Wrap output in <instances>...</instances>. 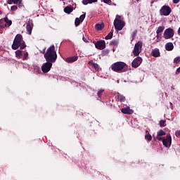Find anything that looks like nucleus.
Instances as JSON below:
<instances>
[{
  "label": "nucleus",
  "mask_w": 180,
  "mask_h": 180,
  "mask_svg": "<svg viewBox=\"0 0 180 180\" xmlns=\"http://www.w3.org/2000/svg\"><path fill=\"white\" fill-rule=\"evenodd\" d=\"M44 58L46 61L50 63H56L57 60V52H56V47L54 45L51 46L44 54Z\"/></svg>",
  "instance_id": "1"
},
{
  "label": "nucleus",
  "mask_w": 180,
  "mask_h": 180,
  "mask_svg": "<svg viewBox=\"0 0 180 180\" xmlns=\"http://www.w3.org/2000/svg\"><path fill=\"white\" fill-rule=\"evenodd\" d=\"M19 47L20 49H21V50H23V49L26 47V44H25V41H23V37L20 34H18L15 36L13 43L12 44L13 50H18Z\"/></svg>",
  "instance_id": "2"
},
{
  "label": "nucleus",
  "mask_w": 180,
  "mask_h": 180,
  "mask_svg": "<svg viewBox=\"0 0 180 180\" xmlns=\"http://www.w3.org/2000/svg\"><path fill=\"white\" fill-rule=\"evenodd\" d=\"M125 25L126 22H124L123 20V16L117 15L114 20L115 29L120 31L124 27Z\"/></svg>",
  "instance_id": "3"
},
{
  "label": "nucleus",
  "mask_w": 180,
  "mask_h": 180,
  "mask_svg": "<svg viewBox=\"0 0 180 180\" xmlns=\"http://www.w3.org/2000/svg\"><path fill=\"white\" fill-rule=\"evenodd\" d=\"M155 139L159 141H162L163 146L167 148L170 147L172 143V138L171 137V135H167L166 138H162L158 136Z\"/></svg>",
  "instance_id": "4"
},
{
  "label": "nucleus",
  "mask_w": 180,
  "mask_h": 180,
  "mask_svg": "<svg viewBox=\"0 0 180 180\" xmlns=\"http://www.w3.org/2000/svg\"><path fill=\"white\" fill-rule=\"evenodd\" d=\"M143 50V42L141 41H139L135 44L132 53L134 57H139L140 56V53H141Z\"/></svg>",
  "instance_id": "5"
},
{
  "label": "nucleus",
  "mask_w": 180,
  "mask_h": 180,
  "mask_svg": "<svg viewBox=\"0 0 180 180\" xmlns=\"http://www.w3.org/2000/svg\"><path fill=\"white\" fill-rule=\"evenodd\" d=\"M124 67L126 64L124 62H116L111 65V70L115 72H120Z\"/></svg>",
  "instance_id": "6"
},
{
  "label": "nucleus",
  "mask_w": 180,
  "mask_h": 180,
  "mask_svg": "<svg viewBox=\"0 0 180 180\" xmlns=\"http://www.w3.org/2000/svg\"><path fill=\"white\" fill-rule=\"evenodd\" d=\"M174 34H175V31H174V29L169 27L165 30L163 37L165 39V40H168L169 39H172V37H174Z\"/></svg>",
  "instance_id": "7"
},
{
  "label": "nucleus",
  "mask_w": 180,
  "mask_h": 180,
  "mask_svg": "<svg viewBox=\"0 0 180 180\" xmlns=\"http://www.w3.org/2000/svg\"><path fill=\"white\" fill-rule=\"evenodd\" d=\"M51 67H53V62L46 61V63H44L41 66V70L44 74H47V72L51 70Z\"/></svg>",
  "instance_id": "8"
},
{
  "label": "nucleus",
  "mask_w": 180,
  "mask_h": 180,
  "mask_svg": "<svg viewBox=\"0 0 180 180\" xmlns=\"http://www.w3.org/2000/svg\"><path fill=\"white\" fill-rule=\"evenodd\" d=\"M162 16H168L171 13V7L168 6H163L160 10Z\"/></svg>",
  "instance_id": "9"
},
{
  "label": "nucleus",
  "mask_w": 180,
  "mask_h": 180,
  "mask_svg": "<svg viewBox=\"0 0 180 180\" xmlns=\"http://www.w3.org/2000/svg\"><path fill=\"white\" fill-rule=\"evenodd\" d=\"M142 62L143 59L141 57H137L132 61L131 65L133 68H137V67H139Z\"/></svg>",
  "instance_id": "10"
},
{
  "label": "nucleus",
  "mask_w": 180,
  "mask_h": 180,
  "mask_svg": "<svg viewBox=\"0 0 180 180\" xmlns=\"http://www.w3.org/2000/svg\"><path fill=\"white\" fill-rule=\"evenodd\" d=\"M96 49H98V50H103L105 47H106V43L105 41H98L96 42L95 44Z\"/></svg>",
  "instance_id": "11"
},
{
  "label": "nucleus",
  "mask_w": 180,
  "mask_h": 180,
  "mask_svg": "<svg viewBox=\"0 0 180 180\" xmlns=\"http://www.w3.org/2000/svg\"><path fill=\"white\" fill-rule=\"evenodd\" d=\"M121 112L124 115H133V110L130 109L129 107L122 108Z\"/></svg>",
  "instance_id": "12"
},
{
  "label": "nucleus",
  "mask_w": 180,
  "mask_h": 180,
  "mask_svg": "<svg viewBox=\"0 0 180 180\" xmlns=\"http://www.w3.org/2000/svg\"><path fill=\"white\" fill-rule=\"evenodd\" d=\"M165 49L167 51H172L174 50V44L172 42H168L165 45Z\"/></svg>",
  "instance_id": "13"
},
{
  "label": "nucleus",
  "mask_w": 180,
  "mask_h": 180,
  "mask_svg": "<svg viewBox=\"0 0 180 180\" xmlns=\"http://www.w3.org/2000/svg\"><path fill=\"white\" fill-rule=\"evenodd\" d=\"M26 29L28 34H32V30H33V24L27 23Z\"/></svg>",
  "instance_id": "14"
},
{
  "label": "nucleus",
  "mask_w": 180,
  "mask_h": 180,
  "mask_svg": "<svg viewBox=\"0 0 180 180\" xmlns=\"http://www.w3.org/2000/svg\"><path fill=\"white\" fill-rule=\"evenodd\" d=\"M89 64V65H91V67H93V68H94L96 71L99 70V65H98V63H94L93 60H90Z\"/></svg>",
  "instance_id": "15"
},
{
  "label": "nucleus",
  "mask_w": 180,
  "mask_h": 180,
  "mask_svg": "<svg viewBox=\"0 0 180 180\" xmlns=\"http://www.w3.org/2000/svg\"><path fill=\"white\" fill-rule=\"evenodd\" d=\"M78 60V56H72L66 59L67 63H75Z\"/></svg>",
  "instance_id": "16"
},
{
  "label": "nucleus",
  "mask_w": 180,
  "mask_h": 180,
  "mask_svg": "<svg viewBox=\"0 0 180 180\" xmlns=\"http://www.w3.org/2000/svg\"><path fill=\"white\" fill-rule=\"evenodd\" d=\"M152 56L153 57H160V50L158 49H155L152 51Z\"/></svg>",
  "instance_id": "17"
},
{
  "label": "nucleus",
  "mask_w": 180,
  "mask_h": 180,
  "mask_svg": "<svg viewBox=\"0 0 180 180\" xmlns=\"http://www.w3.org/2000/svg\"><path fill=\"white\" fill-rule=\"evenodd\" d=\"M95 2H98V0H83V5H88V4H95Z\"/></svg>",
  "instance_id": "18"
},
{
  "label": "nucleus",
  "mask_w": 180,
  "mask_h": 180,
  "mask_svg": "<svg viewBox=\"0 0 180 180\" xmlns=\"http://www.w3.org/2000/svg\"><path fill=\"white\" fill-rule=\"evenodd\" d=\"M4 20L6 25V26H11L12 25V20H9L8 17L4 18Z\"/></svg>",
  "instance_id": "19"
},
{
  "label": "nucleus",
  "mask_w": 180,
  "mask_h": 180,
  "mask_svg": "<svg viewBox=\"0 0 180 180\" xmlns=\"http://www.w3.org/2000/svg\"><path fill=\"white\" fill-rule=\"evenodd\" d=\"M164 29H165V27L164 26L158 27V30H156L157 34H160V33H162V32H164Z\"/></svg>",
  "instance_id": "20"
},
{
  "label": "nucleus",
  "mask_w": 180,
  "mask_h": 180,
  "mask_svg": "<svg viewBox=\"0 0 180 180\" xmlns=\"http://www.w3.org/2000/svg\"><path fill=\"white\" fill-rule=\"evenodd\" d=\"M105 27V25L103 23L96 25V30H102Z\"/></svg>",
  "instance_id": "21"
},
{
  "label": "nucleus",
  "mask_w": 180,
  "mask_h": 180,
  "mask_svg": "<svg viewBox=\"0 0 180 180\" xmlns=\"http://www.w3.org/2000/svg\"><path fill=\"white\" fill-rule=\"evenodd\" d=\"M64 12H65V13H71V12H72V7L70 6H67L64 8Z\"/></svg>",
  "instance_id": "22"
},
{
  "label": "nucleus",
  "mask_w": 180,
  "mask_h": 180,
  "mask_svg": "<svg viewBox=\"0 0 180 180\" xmlns=\"http://www.w3.org/2000/svg\"><path fill=\"white\" fill-rule=\"evenodd\" d=\"M0 27L1 29H4L6 27V24L5 23L4 20H0Z\"/></svg>",
  "instance_id": "23"
},
{
  "label": "nucleus",
  "mask_w": 180,
  "mask_h": 180,
  "mask_svg": "<svg viewBox=\"0 0 180 180\" xmlns=\"http://www.w3.org/2000/svg\"><path fill=\"white\" fill-rule=\"evenodd\" d=\"M15 57L17 58H20V57H22V51L20 50H17L15 51Z\"/></svg>",
  "instance_id": "24"
},
{
  "label": "nucleus",
  "mask_w": 180,
  "mask_h": 180,
  "mask_svg": "<svg viewBox=\"0 0 180 180\" xmlns=\"http://www.w3.org/2000/svg\"><path fill=\"white\" fill-rule=\"evenodd\" d=\"M165 134H167V133L165 131H164V130L160 129L159 131H158L157 135L158 136H165Z\"/></svg>",
  "instance_id": "25"
},
{
  "label": "nucleus",
  "mask_w": 180,
  "mask_h": 180,
  "mask_svg": "<svg viewBox=\"0 0 180 180\" xmlns=\"http://www.w3.org/2000/svg\"><path fill=\"white\" fill-rule=\"evenodd\" d=\"M113 37V32H110L107 36H105V40H110Z\"/></svg>",
  "instance_id": "26"
},
{
  "label": "nucleus",
  "mask_w": 180,
  "mask_h": 180,
  "mask_svg": "<svg viewBox=\"0 0 180 180\" xmlns=\"http://www.w3.org/2000/svg\"><path fill=\"white\" fill-rule=\"evenodd\" d=\"M82 22L79 18H77L75 21V26H79V24Z\"/></svg>",
  "instance_id": "27"
},
{
  "label": "nucleus",
  "mask_w": 180,
  "mask_h": 180,
  "mask_svg": "<svg viewBox=\"0 0 180 180\" xmlns=\"http://www.w3.org/2000/svg\"><path fill=\"white\" fill-rule=\"evenodd\" d=\"M145 138L146 140H148V141H151V140H153V136H151V134H150L146 135Z\"/></svg>",
  "instance_id": "28"
},
{
  "label": "nucleus",
  "mask_w": 180,
  "mask_h": 180,
  "mask_svg": "<svg viewBox=\"0 0 180 180\" xmlns=\"http://www.w3.org/2000/svg\"><path fill=\"white\" fill-rule=\"evenodd\" d=\"M28 57H29V53L27 52L24 53L23 58H22L23 61H25V60H27Z\"/></svg>",
  "instance_id": "29"
},
{
  "label": "nucleus",
  "mask_w": 180,
  "mask_h": 180,
  "mask_svg": "<svg viewBox=\"0 0 180 180\" xmlns=\"http://www.w3.org/2000/svg\"><path fill=\"white\" fill-rule=\"evenodd\" d=\"M174 64H179L180 63V56H177L174 59Z\"/></svg>",
  "instance_id": "30"
},
{
  "label": "nucleus",
  "mask_w": 180,
  "mask_h": 180,
  "mask_svg": "<svg viewBox=\"0 0 180 180\" xmlns=\"http://www.w3.org/2000/svg\"><path fill=\"white\" fill-rule=\"evenodd\" d=\"M118 100L120 101V102H124V101H126V98L123 96H118Z\"/></svg>",
  "instance_id": "31"
},
{
  "label": "nucleus",
  "mask_w": 180,
  "mask_h": 180,
  "mask_svg": "<svg viewBox=\"0 0 180 180\" xmlns=\"http://www.w3.org/2000/svg\"><path fill=\"white\" fill-rule=\"evenodd\" d=\"M160 127H165V120H160Z\"/></svg>",
  "instance_id": "32"
},
{
  "label": "nucleus",
  "mask_w": 180,
  "mask_h": 180,
  "mask_svg": "<svg viewBox=\"0 0 180 180\" xmlns=\"http://www.w3.org/2000/svg\"><path fill=\"white\" fill-rule=\"evenodd\" d=\"M85 16H86V14L84 13V14H82V15H80V17H79V20L82 21V22H84V20L85 19Z\"/></svg>",
  "instance_id": "33"
},
{
  "label": "nucleus",
  "mask_w": 180,
  "mask_h": 180,
  "mask_svg": "<svg viewBox=\"0 0 180 180\" xmlns=\"http://www.w3.org/2000/svg\"><path fill=\"white\" fill-rule=\"evenodd\" d=\"M11 11H18V6H12L11 7Z\"/></svg>",
  "instance_id": "34"
},
{
  "label": "nucleus",
  "mask_w": 180,
  "mask_h": 180,
  "mask_svg": "<svg viewBox=\"0 0 180 180\" xmlns=\"http://www.w3.org/2000/svg\"><path fill=\"white\" fill-rule=\"evenodd\" d=\"M103 89H101L98 92V98H101V96H102V94L103 93Z\"/></svg>",
  "instance_id": "35"
},
{
  "label": "nucleus",
  "mask_w": 180,
  "mask_h": 180,
  "mask_svg": "<svg viewBox=\"0 0 180 180\" xmlns=\"http://www.w3.org/2000/svg\"><path fill=\"white\" fill-rule=\"evenodd\" d=\"M20 2H22V0H13V4L18 5Z\"/></svg>",
  "instance_id": "36"
},
{
  "label": "nucleus",
  "mask_w": 180,
  "mask_h": 180,
  "mask_svg": "<svg viewBox=\"0 0 180 180\" xmlns=\"http://www.w3.org/2000/svg\"><path fill=\"white\" fill-rule=\"evenodd\" d=\"M136 34H137V31H134L132 34V40H134V38L136 37Z\"/></svg>",
  "instance_id": "37"
},
{
  "label": "nucleus",
  "mask_w": 180,
  "mask_h": 180,
  "mask_svg": "<svg viewBox=\"0 0 180 180\" xmlns=\"http://www.w3.org/2000/svg\"><path fill=\"white\" fill-rule=\"evenodd\" d=\"M111 44H112L113 46H117V41H116V40L111 41Z\"/></svg>",
  "instance_id": "38"
},
{
  "label": "nucleus",
  "mask_w": 180,
  "mask_h": 180,
  "mask_svg": "<svg viewBox=\"0 0 180 180\" xmlns=\"http://www.w3.org/2000/svg\"><path fill=\"white\" fill-rule=\"evenodd\" d=\"M17 5H18L19 8H23V4L22 3V1L18 3Z\"/></svg>",
  "instance_id": "39"
},
{
  "label": "nucleus",
  "mask_w": 180,
  "mask_h": 180,
  "mask_svg": "<svg viewBox=\"0 0 180 180\" xmlns=\"http://www.w3.org/2000/svg\"><path fill=\"white\" fill-rule=\"evenodd\" d=\"M175 135H176V137H180V130L176 131Z\"/></svg>",
  "instance_id": "40"
},
{
  "label": "nucleus",
  "mask_w": 180,
  "mask_h": 180,
  "mask_svg": "<svg viewBox=\"0 0 180 180\" xmlns=\"http://www.w3.org/2000/svg\"><path fill=\"white\" fill-rule=\"evenodd\" d=\"M7 4H8V5H12V4H13V0H8Z\"/></svg>",
  "instance_id": "41"
},
{
  "label": "nucleus",
  "mask_w": 180,
  "mask_h": 180,
  "mask_svg": "<svg viewBox=\"0 0 180 180\" xmlns=\"http://www.w3.org/2000/svg\"><path fill=\"white\" fill-rule=\"evenodd\" d=\"M105 4H110V0H103Z\"/></svg>",
  "instance_id": "42"
},
{
  "label": "nucleus",
  "mask_w": 180,
  "mask_h": 180,
  "mask_svg": "<svg viewBox=\"0 0 180 180\" xmlns=\"http://www.w3.org/2000/svg\"><path fill=\"white\" fill-rule=\"evenodd\" d=\"M157 39L158 40H160L161 39V36L160 35V34H157V36H156Z\"/></svg>",
  "instance_id": "43"
},
{
  "label": "nucleus",
  "mask_w": 180,
  "mask_h": 180,
  "mask_svg": "<svg viewBox=\"0 0 180 180\" xmlns=\"http://www.w3.org/2000/svg\"><path fill=\"white\" fill-rule=\"evenodd\" d=\"M179 2V0H173V3L178 4Z\"/></svg>",
  "instance_id": "44"
},
{
  "label": "nucleus",
  "mask_w": 180,
  "mask_h": 180,
  "mask_svg": "<svg viewBox=\"0 0 180 180\" xmlns=\"http://www.w3.org/2000/svg\"><path fill=\"white\" fill-rule=\"evenodd\" d=\"M177 34H179V36H180V27H179V28L178 30Z\"/></svg>",
  "instance_id": "45"
},
{
  "label": "nucleus",
  "mask_w": 180,
  "mask_h": 180,
  "mask_svg": "<svg viewBox=\"0 0 180 180\" xmlns=\"http://www.w3.org/2000/svg\"><path fill=\"white\" fill-rule=\"evenodd\" d=\"M176 71L179 74L180 73V67L177 68Z\"/></svg>",
  "instance_id": "46"
},
{
  "label": "nucleus",
  "mask_w": 180,
  "mask_h": 180,
  "mask_svg": "<svg viewBox=\"0 0 180 180\" xmlns=\"http://www.w3.org/2000/svg\"><path fill=\"white\" fill-rule=\"evenodd\" d=\"M83 40H84V41H85V42L88 41H86V39H85V37H83Z\"/></svg>",
  "instance_id": "47"
},
{
  "label": "nucleus",
  "mask_w": 180,
  "mask_h": 180,
  "mask_svg": "<svg viewBox=\"0 0 180 180\" xmlns=\"http://www.w3.org/2000/svg\"><path fill=\"white\" fill-rule=\"evenodd\" d=\"M137 2H139V1H140V0H136Z\"/></svg>",
  "instance_id": "48"
}]
</instances>
